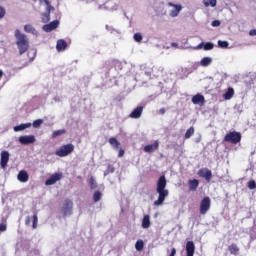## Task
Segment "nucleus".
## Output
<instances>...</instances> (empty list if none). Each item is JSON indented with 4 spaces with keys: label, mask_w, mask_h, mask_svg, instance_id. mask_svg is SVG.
<instances>
[{
    "label": "nucleus",
    "mask_w": 256,
    "mask_h": 256,
    "mask_svg": "<svg viewBox=\"0 0 256 256\" xmlns=\"http://www.w3.org/2000/svg\"><path fill=\"white\" fill-rule=\"evenodd\" d=\"M156 192L158 193V199L154 201V205L159 207L165 203V199L169 197V190H167V178H165V175L159 177L156 183Z\"/></svg>",
    "instance_id": "f257e3e1"
},
{
    "label": "nucleus",
    "mask_w": 256,
    "mask_h": 256,
    "mask_svg": "<svg viewBox=\"0 0 256 256\" xmlns=\"http://www.w3.org/2000/svg\"><path fill=\"white\" fill-rule=\"evenodd\" d=\"M143 247H145V243L143 242V240H137L135 244L136 251H143Z\"/></svg>",
    "instance_id": "c85d7f7f"
},
{
    "label": "nucleus",
    "mask_w": 256,
    "mask_h": 256,
    "mask_svg": "<svg viewBox=\"0 0 256 256\" xmlns=\"http://www.w3.org/2000/svg\"><path fill=\"white\" fill-rule=\"evenodd\" d=\"M204 45H205V43H203V42H201L200 44H198L197 46H196V49H204Z\"/></svg>",
    "instance_id": "de8ad7c7"
},
{
    "label": "nucleus",
    "mask_w": 256,
    "mask_h": 256,
    "mask_svg": "<svg viewBox=\"0 0 256 256\" xmlns=\"http://www.w3.org/2000/svg\"><path fill=\"white\" fill-rule=\"evenodd\" d=\"M146 75H151V73H146Z\"/></svg>",
    "instance_id": "864d4df0"
},
{
    "label": "nucleus",
    "mask_w": 256,
    "mask_h": 256,
    "mask_svg": "<svg viewBox=\"0 0 256 256\" xmlns=\"http://www.w3.org/2000/svg\"><path fill=\"white\" fill-rule=\"evenodd\" d=\"M157 149H159V141L157 140L153 144L144 147L145 153H153V151H157Z\"/></svg>",
    "instance_id": "f3484780"
},
{
    "label": "nucleus",
    "mask_w": 256,
    "mask_h": 256,
    "mask_svg": "<svg viewBox=\"0 0 256 256\" xmlns=\"http://www.w3.org/2000/svg\"><path fill=\"white\" fill-rule=\"evenodd\" d=\"M63 133H65V130L54 131L52 137H59V135H63Z\"/></svg>",
    "instance_id": "a19ab883"
},
{
    "label": "nucleus",
    "mask_w": 256,
    "mask_h": 256,
    "mask_svg": "<svg viewBox=\"0 0 256 256\" xmlns=\"http://www.w3.org/2000/svg\"><path fill=\"white\" fill-rule=\"evenodd\" d=\"M33 59H35V53H33V56L30 57V63L33 61Z\"/></svg>",
    "instance_id": "8fccbe9b"
},
{
    "label": "nucleus",
    "mask_w": 256,
    "mask_h": 256,
    "mask_svg": "<svg viewBox=\"0 0 256 256\" xmlns=\"http://www.w3.org/2000/svg\"><path fill=\"white\" fill-rule=\"evenodd\" d=\"M241 139H242L241 132H238V131L228 132L224 136V142L230 143L231 145H237L238 143H241Z\"/></svg>",
    "instance_id": "20e7f679"
},
{
    "label": "nucleus",
    "mask_w": 256,
    "mask_h": 256,
    "mask_svg": "<svg viewBox=\"0 0 256 256\" xmlns=\"http://www.w3.org/2000/svg\"><path fill=\"white\" fill-rule=\"evenodd\" d=\"M75 151V145L66 144L62 145L58 150H56L55 155L57 157H67V155H71Z\"/></svg>",
    "instance_id": "39448f33"
},
{
    "label": "nucleus",
    "mask_w": 256,
    "mask_h": 256,
    "mask_svg": "<svg viewBox=\"0 0 256 256\" xmlns=\"http://www.w3.org/2000/svg\"><path fill=\"white\" fill-rule=\"evenodd\" d=\"M3 231H7V224L5 223L0 224V233H3Z\"/></svg>",
    "instance_id": "79ce46f5"
},
{
    "label": "nucleus",
    "mask_w": 256,
    "mask_h": 256,
    "mask_svg": "<svg viewBox=\"0 0 256 256\" xmlns=\"http://www.w3.org/2000/svg\"><path fill=\"white\" fill-rule=\"evenodd\" d=\"M198 175H199V177L204 178L207 181V183H210L211 179L213 177V173L211 172V170H209L207 168H201L198 171Z\"/></svg>",
    "instance_id": "6e6552de"
},
{
    "label": "nucleus",
    "mask_w": 256,
    "mask_h": 256,
    "mask_svg": "<svg viewBox=\"0 0 256 256\" xmlns=\"http://www.w3.org/2000/svg\"><path fill=\"white\" fill-rule=\"evenodd\" d=\"M209 209H211V198L205 196L200 202V215H207Z\"/></svg>",
    "instance_id": "423d86ee"
},
{
    "label": "nucleus",
    "mask_w": 256,
    "mask_h": 256,
    "mask_svg": "<svg viewBox=\"0 0 256 256\" xmlns=\"http://www.w3.org/2000/svg\"><path fill=\"white\" fill-rule=\"evenodd\" d=\"M24 31H25L26 33H35V28H34L33 25H31V24H26V25L24 26Z\"/></svg>",
    "instance_id": "2f4dec72"
},
{
    "label": "nucleus",
    "mask_w": 256,
    "mask_h": 256,
    "mask_svg": "<svg viewBox=\"0 0 256 256\" xmlns=\"http://www.w3.org/2000/svg\"><path fill=\"white\" fill-rule=\"evenodd\" d=\"M89 185L90 189H97V182L95 181V178H93V176H91L89 179Z\"/></svg>",
    "instance_id": "72a5a7b5"
},
{
    "label": "nucleus",
    "mask_w": 256,
    "mask_h": 256,
    "mask_svg": "<svg viewBox=\"0 0 256 256\" xmlns=\"http://www.w3.org/2000/svg\"><path fill=\"white\" fill-rule=\"evenodd\" d=\"M218 47H220L221 49H227V47H229V42L219 40Z\"/></svg>",
    "instance_id": "c9c22d12"
},
{
    "label": "nucleus",
    "mask_w": 256,
    "mask_h": 256,
    "mask_svg": "<svg viewBox=\"0 0 256 256\" xmlns=\"http://www.w3.org/2000/svg\"><path fill=\"white\" fill-rule=\"evenodd\" d=\"M123 155H125V150L120 149L118 153V157H123Z\"/></svg>",
    "instance_id": "49530a36"
},
{
    "label": "nucleus",
    "mask_w": 256,
    "mask_h": 256,
    "mask_svg": "<svg viewBox=\"0 0 256 256\" xmlns=\"http://www.w3.org/2000/svg\"><path fill=\"white\" fill-rule=\"evenodd\" d=\"M211 63H213V59L211 57H204L200 61V65L202 67H209V65H211Z\"/></svg>",
    "instance_id": "393cba45"
},
{
    "label": "nucleus",
    "mask_w": 256,
    "mask_h": 256,
    "mask_svg": "<svg viewBox=\"0 0 256 256\" xmlns=\"http://www.w3.org/2000/svg\"><path fill=\"white\" fill-rule=\"evenodd\" d=\"M36 139L33 135H26V136H20L19 137V143L21 145H31V143H35Z\"/></svg>",
    "instance_id": "f8f14e48"
},
{
    "label": "nucleus",
    "mask_w": 256,
    "mask_h": 256,
    "mask_svg": "<svg viewBox=\"0 0 256 256\" xmlns=\"http://www.w3.org/2000/svg\"><path fill=\"white\" fill-rule=\"evenodd\" d=\"M166 112H167V110H166L165 108H161V109L159 110V114H160V115H165Z\"/></svg>",
    "instance_id": "09e8293b"
},
{
    "label": "nucleus",
    "mask_w": 256,
    "mask_h": 256,
    "mask_svg": "<svg viewBox=\"0 0 256 256\" xmlns=\"http://www.w3.org/2000/svg\"><path fill=\"white\" fill-rule=\"evenodd\" d=\"M18 181H20V183H27V181H29V174L27 171L21 170L18 173Z\"/></svg>",
    "instance_id": "6ab92c4d"
},
{
    "label": "nucleus",
    "mask_w": 256,
    "mask_h": 256,
    "mask_svg": "<svg viewBox=\"0 0 256 256\" xmlns=\"http://www.w3.org/2000/svg\"><path fill=\"white\" fill-rule=\"evenodd\" d=\"M6 13L7 11L5 10V8H3V6H0V20L5 17Z\"/></svg>",
    "instance_id": "ea45409f"
},
{
    "label": "nucleus",
    "mask_w": 256,
    "mask_h": 256,
    "mask_svg": "<svg viewBox=\"0 0 256 256\" xmlns=\"http://www.w3.org/2000/svg\"><path fill=\"white\" fill-rule=\"evenodd\" d=\"M172 7H175V10H172L170 12V16L171 17H177V15H179V13L181 12V5H175V4H170Z\"/></svg>",
    "instance_id": "b1692460"
},
{
    "label": "nucleus",
    "mask_w": 256,
    "mask_h": 256,
    "mask_svg": "<svg viewBox=\"0 0 256 256\" xmlns=\"http://www.w3.org/2000/svg\"><path fill=\"white\" fill-rule=\"evenodd\" d=\"M195 255V243L193 241H188L186 243V256Z\"/></svg>",
    "instance_id": "dca6fc26"
},
{
    "label": "nucleus",
    "mask_w": 256,
    "mask_h": 256,
    "mask_svg": "<svg viewBox=\"0 0 256 256\" xmlns=\"http://www.w3.org/2000/svg\"><path fill=\"white\" fill-rule=\"evenodd\" d=\"M3 77V70H0V79Z\"/></svg>",
    "instance_id": "3c124183"
},
{
    "label": "nucleus",
    "mask_w": 256,
    "mask_h": 256,
    "mask_svg": "<svg viewBox=\"0 0 256 256\" xmlns=\"http://www.w3.org/2000/svg\"><path fill=\"white\" fill-rule=\"evenodd\" d=\"M61 179H63L62 173H54L45 181V185H55V183L61 181Z\"/></svg>",
    "instance_id": "9b49d317"
},
{
    "label": "nucleus",
    "mask_w": 256,
    "mask_h": 256,
    "mask_svg": "<svg viewBox=\"0 0 256 256\" xmlns=\"http://www.w3.org/2000/svg\"><path fill=\"white\" fill-rule=\"evenodd\" d=\"M134 41H136V43H141V41H143V36L141 35V33L134 34Z\"/></svg>",
    "instance_id": "e433bc0d"
},
{
    "label": "nucleus",
    "mask_w": 256,
    "mask_h": 256,
    "mask_svg": "<svg viewBox=\"0 0 256 256\" xmlns=\"http://www.w3.org/2000/svg\"><path fill=\"white\" fill-rule=\"evenodd\" d=\"M151 227V219L149 215H144L142 220V229H149Z\"/></svg>",
    "instance_id": "412c9836"
},
{
    "label": "nucleus",
    "mask_w": 256,
    "mask_h": 256,
    "mask_svg": "<svg viewBox=\"0 0 256 256\" xmlns=\"http://www.w3.org/2000/svg\"><path fill=\"white\" fill-rule=\"evenodd\" d=\"M62 213L65 217H67V215H71V213H73V200H71V199L64 200V202L62 204Z\"/></svg>",
    "instance_id": "0eeeda50"
},
{
    "label": "nucleus",
    "mask_w": 256,
    "mask_h": 256,
    "mask_svg": "<svg viewBox=\"0 0 256 256\" xmlns=\"http://www.w3.org/2000/svg\"><path fill=\"white\" fill-rule=\"evenodd\" d=\"M189 190L190 191H197V188L199 187V180L192 179L188 181Z\"/></svg>",
    "instance_id": "aec40b11"
},
{
    "label": "nucleus",
    "mask_w": 256,
    "mask_h": 256,
    "mask_svg": "<svg viewBox=\"0 0 256 256\" xmlns=\"http://www.w3.org/2000/svg\"><path fill=\"white\" fill-rule=\"evenodd\" d=\"M228 251L231 255H239V246H237L235 243H232L228 246Z\"/></svg>",
    "instance_id": "4be33fe9"
},
{
    "label": "nucleus",
    "mask_w": 256,
    "mask_h": 256,
    "mask_svg": "<svg viewBox=\"0 0 256 256\" xmlns=\"http://www.w3.org/2000/svg\"><path fill=\"white\" fill-rule=\"evenodd\" d=\"M141 115H143V106H138L129 114V117L130 119H139Z\"/></svg>",
    "instance_id": "2eb2a0df"
},
{
    "label": "nucleus",
    "mask_w": 256,
    "mask_h": 256,
    "mask_svg": "<svg viewBox=\"0 0 256 256\" xmlns=\"http://www.w3.org/2000/svg\"><path fill=\"white\" fill-rule=\"evenodd\" d=\"M40 3H45L46 12L41 14L42 23H49L51 21V11H55V7L51 5L49 0H39Z\"/></svg>",
    "instance_id": "7ed1b4c3"
},
{
    "label": "nucleus",
    "mask_w": 256,
    "mask_h": 256,
    "mask_svg": "<svg viewBox=\"0 0 256 256\" xmlns=\"http://www.w3.org/2000/svg\"><path fill=\"white\" fill-rule=\"evenodd\" d=\"M193 135H195V128H194V127H190V128L186 131L184 137H185V139H191V137H193Z\"/></svg>",
    "instance_id": "cd10ccee"
},
{
    "label": "nucleus",
    "mask_w": 256,
    "mask_h": 256,
    "mask_svg": "<svg viewBox=\"0 0 256 256\" xmlns=\"http://www.w3.org/2000/svg\"><path fill=\"white\" fill-rule=\"evenodd\" d=\"M15 37L17 39L16 45L18 47L19 55H23L29 51V39L27 35L21 33L19 29L15 30Z\"/></svg>",
    "instance_id": "f03ea898"
},
{
    "label": "nucleus",
    "mask_w": 256,
    "mask_h": 256,
    "mask_svg": "<svg viewBox=\"0 0 256 256\" xmlns=\"http://www.w3.org/2000/svg\"><path fill=\"white\" fill-rule=\"evenodd\" d=\"M175 255H177V249L172 248V249H171V253H170L169 256H175Z\"/></svg>",
    "instance_id": "a18cd8bd"
},
{
    "label": "nucleus",
    "mask_w": 256,
    "mask_h": 256,
    "mask_svg": "<svg viewBox=\"0 0 256 256\" xmlns=\"http://www.w3.org/2000/svg\"><path fill=\"white\" fill-rule=\"evenodd\" d=\"M205 7H216L217 6V0H208L204 1Z\"/></svg>",
    "instance_id": "7c9ffc66"
},
{
    "label": "nucleus",
    "mask_w": 256,
    "mask_h": 256,
    "mask_svg": "<svg viewBox=\"0 0 256 256\" xmlns=\"http://www.w3.org/2000/svg\"><path fill=\"white\" fill-rule=\"evenodd\" d=\"M235 95V90L233 88H228L226 93H224L223 97L226 99V101H229V99H232Z\"/></svg>",
    "instance_id": "a878e982"
},
{
    "label": "nucleus",
    "mask_w": 256,
    "mask_h": 256,
    "mask_svg": "<svg viewBox=\"0 0 256 256\" xmlns=\"http://www.w3.org/2000/svg\"><path fill=\"white\" fill-rule=\"evenodd\" d=\"M65 49H67V41L59 39L56 43V50L58 53H61V51H65Z\"/></svg>",
    "instance_id": "a211bd4d"
},
{
    "label": "nucleus",
    "mask_w": 256,
    "mask_h": 256,
    "mask_svg": "<svg viewBox=\"0 0 256 256\" xmlns=\"http://www.w3.org/2000/svg\"><path fill=\"white\" fill-rule=\"evenodd\" d=\"M9 151L3 150L0 154V166L2 169H5L7 167V163H9Z\"/></svg>",
    "instance_id": "1a4fd4ad"
},
{
    "label": "nucleus",
    "mask_w": 256,
    "mask_h": 256,
    "mask_svg": "<svg viewBox=\"0 0 256 256\" xmlns=\"http://www.w3.org/2000/svg\"><path fill=\"white\" fill-rule=\"evenodd\" d=\"M109 143L112 147H114V149H119V147H121V143L117 141V138L115 137L109 138Z\"/></svg>",
    "instance_id": "bb28decb"
},
{
    "label": "nucleus",
    "mask_w": 256,
    "mask_h": 256,
    "mask_svg": "<svg viewBox=\"0 0 256 256\" xmlns=\"http://www.w3.org/2000/svg\"><path fill=\"white\" fill-rule=\"evenodd\" d=\"M106 173H107V174H109V173H115V167H113V165L109 164V165L107 166Z\"/></svg>",
    "instance_id": "4c0bfd02"
},
{
    "label": "nucleus",
    "mask_w": 256,
    "mask_h": 256,
    "mask_svg": "<svg viewBox=\"0 0 256 256\" xmlns=\"http://www.w3.org/2000/svg\"><path fill=\"white\" fill-rule=\"evenodd\" d=\"M215 45L212 42L204 43V51H211Z\"/></svg>",
    "instance_id": "f704fd0d"
},
{
    "label": "nucleus",
    "mask_w": 256,
    "mask_h": 256,
    "mask_svg": "<svg viewBox=\"0 0 256 256\" xmlns=\"http://www.w3.org/2000/svg\"><path fill=\"white\" fill-rule=\"evenodd\" d=\"M220 25H221V21L219 20L212 21V27H219Z\"/></svg>",
    "instance_id": "37998d69"
},
{
    "label": "nucleus",
    "mask_w": 256,
    "mask_h": 256,
    "mask_svg": "<svg viewBox=\"0 0 256 256\" xmlns=\"http://www.w3.org/2000/svg\"><path fill=\"white\" fill-rule=\"evenodd\" d=\"M249 35H250V37H255V35H256V29L250 30V31H249Z\"/></svg>",
    "instance_id": "c03bdc74"
},
{
    "label": "nucleus",
    "mask_w": 256,
    "mask_h": 256,
    "mask_svg": "<svg viewBox=\"0 0 256 256\" xmlns=\"http://www.w3.org/2000/svg\"><path fill=\"white\" fill-rule=\"evenodd\" d=\"M31 221H32V229H37V223L39 222L37 213H35L33 216H27L25 220V225L29 227V225H31Z\"/></svg>",
    "instance_id": "9d476101"
},
{
    "label": "nucleus",
    "mask_w": 256,
    "mask_h": 256,
    "mask_svg": "<svg viewBox=\"0 0 256 256\" xmlns=\"http://www.w3.org/2000/svg\"><path fill=\"white\" fill-rule=\"evenodd\" d=\"M102 196H103V194H101L100 191H95L94 194H93L94 203H97V202L101 201Z\"/></svg>",
    "instance_id": "c756f323"
},
{
    "label": "nucleus",
    "mask_w": 256,
    "mask_h": 256,
    "mask_svg": "<svg viewBox=\"0 0 256 256\" xmlns=\"http://www.w3.org/2000/svg\"><path fill=\"white\" fill-rule=\"evenodd\" d=\"M248 189H256V182H255V180H250L248 182Z\"/></svg>",
    "instance_id": "58836bf2"
},
{
    "label": "nucleus",
    "mask_w": 256,
    "mask_h": 256,
    "mask_svg": "<svg viewBox=\"0 0 256 256\" xmlns=\"http://www.w3.org/2000/svg\"><path fill=\"white\" fill-rule=\"evenodd\" d=\"M41 125H43V119L34 120L32 123V126L34 127V129H39Z\"/></svg>",
    "instance_id": "473e14b6"
},
{
    "label": "nucleus",
    "mask_w": 256,
    "mask_h": 256,
    "mask_svg": "<svg viewBox=\"0 0 256 256\" xmlns=\"http://www.w3.org/2000/svg\"><path fill=\"white\" fill-rule=\"evenodd\" d=\"M192 103L194 105H199L200 107H203L205 105V96L201 94H196L192 97Z\"/></svg>",
    "instance_id": "4468645a"
},
{
    "label": "nucleus",
    "mask_w": 256,
    "mask_h": 256,
    "mask_svg": "<svg viewBox=\"0 0 256 256\" xmlns=\"http://www.w3.org/2000/svg\"><path fill=\"white\" fill-rule=\"evenodd\" d=\"M31 123H25V124H20L14 127V131L16 133H19V131H25V129H29L31 127Z\"/></svg>",
    "instance_id": "5701e85b"
},
{
    "label": "nucleus",
    "mask_w": 256,
    "mask_h": 256,
    "mask_svg": "<svg viewBox=\"0 0 256 256\" xmlns=\"http://www.w3.org/2000/svg\"><path fill=\"white\" fill-rule=\"evenodd\" d=\"M27 65H29V63L26 62V63L23 65V67H27Z\"/></svg>",
    "instance_id": "603ef678"
},
{
    "label": "nucleus",
    "mask_w": 256,
    "mask_h": 256,
    "mask_svg": "<svg viewBox=\"0 0 256 256\" xmlns=\"http://www.w3.org/2000/svg\"><path fill=\"white\" fill-rule=\"evenodd\" d=\"M59 27V20H54L50 22L49 24H46L43 26V30L46 33H51V31H55Z\"/></svg>",
    "instance_id": "ddd939ff"
}]
</instances>
